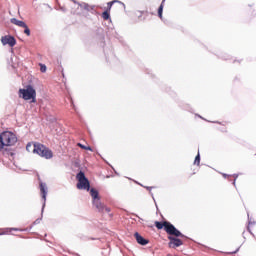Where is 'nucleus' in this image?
<instances>
[{"label":"nucleus","mask_w":256,"mask_h":256,"mask_svg":"<svg viewBox=\"0 0 256 256\" xmlns=\"http://www.w3.org/2000/svg\"><path fill=\"white\" fill-rule=\"evenodd\" d=\"M110 17H111V15L109 14V12L104 11V12L102 13V18L104 19V21L109 20Z\"/></svg>","instance_id":"17"},{"label":"nucleus","mask_w":256,"mask_h":256,"mask_svg":"<svg viewBox=\"0 0 256 256\" xmlns=\"http://www.w3.org/2000/svg\"><path fill=\"white\" fill-rule=\"evenodd\" d=\"M73 1V3H77V1H75V0H72Z\"/></svg>","instance_id":"32"},{"label":"nucleus","mask_w":256,"mask_h":256,"mask_svg":"<svg viewBox=\"0 0 256 256\" xmlns=\"http://www.w3.org/2000/svg\"><path fill=\"white\" fill-rule=\"evenodd\" d=\"M93 207L97 209L99 213H103L106 211V213H111V208L105 207L103 203H101V198H98L96 200H92Z\"/></svg>","instance_id":"6"},{"label":"nucleus","mask_w":256,"mask_h":256,"mask_svg":"<svg viewBox=\"0 0 256 256\" xmlns=\"http://www.w3.org/2000/svg\"><path fill=\"white\" fill-rule=\"evenodd\" d=\"M155 227L157 229H163L164 228V231H166V233L168 235H173L174 237H185V235H183V233H181V231L176 229L175 226L173 224H171V222H168V221H164V222L156 221L155 222Z\"/></svg>","instance_id":"1"},{"label":"nucleus","mask_w":256,"mask_h":256,"mask_svg":"<svg viewBox=\"0 0 256 256\" xmlns=\"http://www.w3.org/2000/svg\"><path fill=\"white\" fill-rule=\"evenodd\" d=\"M134 237H135V239H136V241H137V243H138L139 245L145 246V245H148V244H149V240L143 238V236H141V234H139V232H136V233L134 234Z\"/></svg>","instance_id":"10"},{"label":"nucleus","mask_w":256,"mask_h":256,"mask_svg":"<svg viewBox=\"0 0 256 256\" xmlns=\"http://www.w3.org/2000/svg\"><path fill=\"white\" fill-rule=\"evenodd\" d=\"M114 3H119V0H114V1L108 2V8L111 9V7H113Z\"/></svg>","instance_id":"23"},{"label":"nucleus","mask_w":256,"mask_h":256,"mask_svg":"<svg viewBox=\"0 0 256 256\" xmlns=\"http://www.w3.org/2000/svg\"><path fill=\"white\" fill-rule=\"evenodd\" d=\"M40 191L42 193V199H43V204H42V213L45 211V205L47 203V184L41 182L40 183Z\"/></svg>","instance_id":"9"},{"label":"nucleus","mask_w":256,"mask_h":256,"mask_svg":"<svg viewBox=\"0 0 256 256\" xmlns=\"http://www.w3.org/2000/svg\"><path fill=\"white\" fill-rule=\"evenodd\" d=\"M76 178L78 180L77 189H81L85 191H89V189H91V184L89 183V179H87L83 171L78 172V174L76 175Z\"/></svg>","instance_id":"5"},{"label":"nucleus","mask_w":256,"mask_h":256,"mask_svg":"<svg viewBox=\"0 0 256 256\" xmlns=\"http://www.w3.org/2000/svg\"><path fill=\"white\" fill-rule=\"evenodd\" d=\"M10 22L13 24V25H17L18 27H26V23L24 21H21V20H17V18H12L10 19Z\"/></svg>","instance_id":"11"},{"label":"nucleus","mask_w":256,"mask_h":256,"mask_svg":"<svg viewBox=\"0 0 256 256\" xmlns=\"http://www.w3.org/2000/svg\"><path fill=\"white\" fill-rule=\"evenodd\" d=\"M223 177H227V174H223Z\"/></svg>","instance_id":"30"},{"label":"nucleus","mask_w":256,"mask_h":256,"mask_svg":"<svg viewBox=\"0 0 256 256\" xmlns=\"http://www.w3.org/2000/svg\"><path fill=\"white\" fill-rule=\"evenodd\" d=\"M252 223H251V221H249V225H251Z\"/></svg>","instance_id":"33"},{"label":"nucleus","mask_w":256,"mask_h":256,"mask_svg":"<svg viewBox=\"0 0 256 256\" xmlns=\"http://www.w3.org/2000/svg\"><path fill=\"white\" fill-rule=\"evenodd\" d=\"M3 147H5V146L3 145V142L0 140V151H1V149H3Z\"/></svg>","instance_id":"27"},{"label":"nucleus","mask_w":256,"mask_h":256,"mask_svg":"<svg viewBox=\"0 0 256 256\" xmlns=\"http://www.w3.org/2000/svg\"><path fill=\"white\" fill-rule=\"evenodd\" d=\"M235 253H239V248H237L234 252H229V255H235Z\"/></svg>","instance_id":"25"},{"label":"nucleus","mask_w":256,"mask_h":256,"mask_svg":"<svg viewBox=\"0 0 256 256\" xmlns=\"http://www.w3.org/2000/svg\"><path fill=\"white\" fill-rule=\"evenodd\" d=\"M237 177H239L238 174H234V181H233V185L235 186V181H237Z\"/></svg>","instance_id":"26"},{"label":"nucleus","mask_w":256,"mask_h":256,"mask_svg":"<svg viewBox=\"0 0 256 256\" xmlns=\"http://www.w3.org/2000/svg\"><path fill=\"white\" fill-rule=\"evenodd\" d=\"M90 195H91V197H92V201H95V200H97V199H100V197H99V191H97V189H95V188H91V189H90Z\"/></svg>","instance_id":"12"},{"label":"nucleus","mask_w":256,"mask_h":256,"mask_svg":"<svg viewBox=\"0 0 256 256\" xmlns=\"http://www.w3.org/2000/svg\"><path fill=\"white\" fill-rule=\"evenodd\" d=\"M32 151L44 159H53V151L41 143H34Z\"/></svg>","instance_id":"3"},{"label":"nucleus","mask_w":256,"mask_h":256,"mask_svg":"<svg viewBox=\"0 0 256 256\" xmlns=\"http://www.w3.org/2000/svg\"><path fill=\"white\" fill-rule=\"evenodd\" d=\"M78 147H80V149H84L85 151H93V148H91L90 146H85L81 143H78Z\"/></svg>","instance_id":"15"},{"label":"nucleus","mask_w":256,"mask_h":256,"mask_svg":"<svg viewBox=\"0 0 256 256\" xmlns=\"http://www.w3.org/2000/svg\"><path fill=\"white\" fill-rule=\"evenodd\" d=\"M41 73H45L47 71V66L45 64H40Z\"/></svg>","instance_id":"21"},{"label":"nucleus","mask_w":256,"mask_h":256,"mask_svg":"<svg viewBox=\"0 0 256 256\" xmlns=\"http://www.w3.org/2000/svg\"><path fill=\"white\" fill-rule=\"evenodd\" d=\"M20 97L24 99V101H31V103L37 102V91L31 85H27L26 88L19 90Z\"/></svg>","instance_id":"2"},{"label":"nucleus","mask_w":256,"mask_h":256,"mask_svg":"<svg viewBox=\"0 0 256 256\" xmlns=\"http://www.w3.org/2000/svg\"><path fill=\"white\" fill-rule=\"evenodd\" d=\"M23 29H24L25 35H27L28 37L31 36V30L29 29V26H27V24H26V27H23Z\"/></svg>","instance_id":"18"},{"label":"nucleus","mask_w":256,"mask_h":256,"mask_svg":"<svg viewBox=\"0 0 256 256\" xmlns=\"http://www.w3.org/2000/svg\"><path fill=\"white\" fill-rule=\"evenodd\" d=\"M2 45H9L10 47H15L17 45V40L15 37L8 35L1 38Z\"/></svg>","instance_id":"8"},{"label":"nucleus","mask_w":256,"mask_h":256,"mask_svg":"<svg viewBox=\"0 0 256 256\" xmlns=\"http://www.w3.org/2000/svg\"><path fill=\"white\" fill-rule=\"evenodd\" d=\"M145 189H147L150 192V195H151L152 199L155 201V197L153 196V192H151V189H153V187L145 186Z\"/></svg>","instance_id":"22"},{"label":"nucleus","mask_w":256,"mask_h":256,"mask_svg":"<svg viewBox=\"0 0 256 256\" xmlns=\"http://www.w3.org/2000/svg\"><path fill=\"white\" fill-rule=\"evenodd\" d=\"M26 151H28V152H31V151H32V153H33V144L28 143V144L26 145Z\"/></svg>","instance_id":"20"},{"label":"nucleus","mask_w":256,"mask_h":256,"mask_svg":"<svg viewBox=\"0 0 256 256\" xmlns=\"http://www.w3.org/2000/svg\"><path fill=\"white\" fill-rule=\"evenodd\" d=\"M10 231H19V228H10Z\"/></svg>","instance_id":"28"},{"label":"nucleus","mask_w":256,"mask_h":256,"mask_svg":"<svg viewBox=\"0 0 256 256\" xmlns=\"http://www.w3.org/2000/svg\"><path fill=\"white\" fill-rule=\"evenodd\" d=\"M201 163V154L196 155L195 160H194V165H199Z\"/></svg>","instance_id":"16"},{"label":"nucleus","mask_w":256,"mask_h":256,"mask_svg":"<svg viewBox=\"0 0 256 256\" xmlns=\"http://www.w3.org/2000/svg\"><path fill=\"white\" fill-rule=\"evenodd\" d=\"M135 15H136V17H138V19H141V17H143V12H141V11H136V12H135Z\"/></svg>","instance_id":"24"},{"label":"nucleus","mask_w":256,"mask_h":256,"mask_svg":"<svg viewBox=\"0 0 256 256\" xmlns=\"http://www.w3.org/2000/svg\"><path fill=\"white\" fill-rule=\"evenodd\" d=\"M165 3V0H162V3L160 4L158 8V17L163 20V5Z\"/></svg>","instance_id":"14"},{"label":"nucleus","mask_w":256,"mask_h":256,"mask_svg":"<svg viewBox=\"0 0 256 256\" xmlns=\"http://www.w3.org/2000/svg\"><path fill=\"white\" fill-rule=\"evenodd\" d=\"M169 239V243H168V247H170V249H177V247H181V245H183V240L173 237V236H168Z\"/></svg>","instance_id":"7"},{"label":"nucleus","mask_w":256,"mask_h":256,"mask_svg":"<svg viewBox=\"0 0 256 256\" xmlns=\"http://www.w3.org/2000/svg\"><path fill=\"white\" fill-rule=\"evenodd\" d=\"M0 141L4 147H13L17 143V135L11 131H4L0 134Z\"/></svg>","instance_id":"4"},{"label":"nucleus","mask_w":256,"mask_h":256,"mask_svg":"<svg viewBox=\"0 0 256 256\" xmlns=\"http://www.w3.org/2000/svg\"><path fill=\"white\" fill-rule=\"evenodd\" d=\"M43 219V210H41V218H38L34 221V225H39L41 223V220Z\"/></svg>","instance_id":"19"},{"label":"nucleus","mask_w":256,"mask_h":256,"mask_svg":"<svg viewBox=\"0 0 256 256\" xmlns=\"http://www.w3.org/2000/svg\"><path fill=\"white\" fill-rule=\"evenodd\" d=\"M247 229H248L249 232H251V229L249 227Z\"/></svg>","instance_id":"31"},{"label":"nucleus","mask_w":256,"mask_h":256,"mask_svg":"<svg viewBox=\"0 0 256 256\" xmlns=\"http://www.w3.org/2000/svg\"><path fill=\"white\" fill-rule=\"evenodd\" d=\"M80 7L82 9H84L85 11H93L95 9V7L89 6V4H87V3L80 4Z\"/></svg>","instance_id":"13"},{"label":"nucleus","mask_w":256,"mask_h":256,"mask_svg":"<svg viewBox=\"0 0 256 256\" xmlns=\"http://www.w3.org/2000/svg\"><path fill=\"white\" fill-rule=\"evenodd\" d=\"M138 219H139V221H143V219H142V218H140V217H138Z\"/></svg>","instance_id":"29"}]
</instances>
